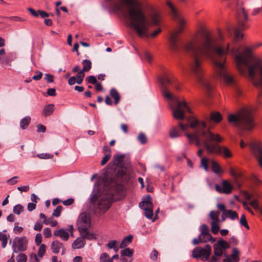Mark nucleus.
Returning a JSON list of instances; mask_svg holds the SVG:
<instances>
[{"mask_svg":"<svg viewBox=\"0 0 262 262\" xmlns=\"http://www.w3.org/2000/svg\"><path fill=\"white\" fill-rule=\"evenodd\" d=\"M137 139L142 144H144L147 142V137L144 133H140L139 134Z\"/></svg>","mask_w":262,"mask_h":262,"instance_id":"obj_41","label":"nucleus"},{"mask_svg":"<svg viewBox=\"0 0 262 262\" xmlns=\"http://www.w3.org/2000/svg\"><path fill=\"white\" fill-rule=\"evenodd\" d=\"M46 246L44 244L40 245L38 251V256L39 257H42L46 252Z\"/></svg>","mask_w":262,"mask_h":262,"instance_id":"obj_44","label":"nucleus"},{"mask_svg":"<svg viewBox=\"0 0 262 262\" xmlns=\"http://www.w3.org/2000/svg\"><path fill=\"white\" fill-rule=\"evenodd\" d=\"M100 262H112V259H111L107 253H103L100 255Z\"/></svg>","mask_w":262,"mask_h":262,"instance_id":"obj_37","label":"nucleus"},{"mask_svg":"<svg viewBox=\"0 0 262 262\" xmlns=\"http://www.w3.org/2000/svg\"><path fill=\"white\" fill-rule=\"evenodd\" d=\"M27 239L25 236L15 237L13 241L12 249L13 252L24 251L27 249Z\"/></svg>","mask_w":262,"mask_h":262,"instance_id":"obj_10","label":"nucleus"},{"mask_svg":"<svg viewBox=\"0 0 262 262\" xmlns=\"http://www.w3.org/2000/svg\"><path fill=\"white\" fill-rule=\"evenodd\" d=\"M113 5L111 6L113 9L115 11H119L121 9V4L119 1L113 2Z\"/></svg>","mask_w":262,"mask_h":262,"instance_id":"obj_43","label":"nucleus"},{"mask_svg":"<svg viewBox=\"0 0 262 262\" xmlns=\"http://www.w3.org/2000/svg\"><path fill=\"white\" fill-rule=\"evenodd\" d=\"M133 238V236L132 235H128L124 237L120 244V248H124L127 247L132 242Z\"/></svg>","mask_w":262,"mask_h":262,"instance_id":"obj_28","label":"nucleus"},{"mask_svg":"<svg viewBox=\"0 0 262 262\" xmlns=\"http://www.w3.org/2000/svg\"><path fill=\"white\" fill-rule=\"evenodd\" d=\"M78 79H79V78H78V74H77L75 77L72 76V77H71L69 78V79L68 80V83L70 85H74L75 83H77L78 84H80L81 83H82V82H80V83L78 82Z\"/></svg>","mask_w":262,"mask_h":262,"instance_id":"obj_40","label":"nucleus"},{"mask_svg":"<svg viewBox=\"0 0 262 262\" xmlns=\"http://www.w3.org/2000/svg\"><path fill=\"white\" fill-rule=\"evenodd\" d=\"M250 205L254 209L258 210L262 215V207L258 204L257 201L254 200L250 202Z\"/></svg>","mask_w":262,"mask_h":262,"instance_id":"obj_34","label":"nucleus"},{"mask_svg":"<svg viewBox=\"0 0 262 262\" xmlns=\"http://www.w3.org/2000/svg\"><path fill=\"white\" fill-rule=\"evenodd\" d=\"M24 229L22 227L18 226H15L14 229H13V232L15 234H19L21 233L23 231Z\"/></svg>","mask_w":262,"mask_h":262,"instance_id":"obj_59","label":"nucleus"},{"mask_svg":"<svg viewBox=\"0 0 262 262\" xmlns=\"http://www.w3.org/2000/svg\"><path fill=\"white\" fill-rule=\"evenodd\" d=\"M43 234L46 238L50 237L52 235L51 230L49 228H46L43 229Z\"/></svg>","mask_w":262,"mask_h":262,"instance_id":"obj_52","label":"nucleus"},{"mask_svg":"<svg viewBox=\"0 0 262 262\" xmlns=\"http://www.w3.org/2000/svg\"><path fill=\"white\" fill-rule=\"evenodd\" d=\"M36 75L32 77V79L34 80L37 81L41 79L42 76V73L40 71H36Z\"/></svg>","mask_w":262,"mask_h":262,"instance_id":"obj_55","label":"nucleus"},{"mask_svg":"<svg viewBox=\"0 0 262 262\" xmlns=\"http://www.w3.org/2000/svg\"><path fill=\"white\" fill-rule=\"evenodd\" d=\"M220 212L211 211L209 213V216L212 220V222H219Z\"/></svg>","mask_w":262,"mask_h":262,"instance_id":"obj_32","label":"nucleus"},{"mask_svg":"<svg viewBox=\"0 0 262 262\" xmlns=\"http://www.w3.org/2000/svg\"><path fill=\"white\" fill-rule=\"evenodd\" d=\"M251 46L252 47V49H253L254 50H256L257 49L262 46V42L258 41L255 42L253 43Z\"/></svg>","mask_w":262,"mask_h":262,"instance_id":"obj_61","label":"nucleus"},{"mask_svg":"<svg viewBox=\"0 0 262 262\" xmlns=\"http://www.w3.org/2000/svg\"><path fill=\"white\" fill-rule=\"evenodd\" d=\"M202 136L205 140L204 146L208 153L222 154L225 158H231L232 156L230 150L225 146L221 147L218 143L222 141V138L218 134H214L210 131L203 132Z\"/></svg>","mask_w":262,"mask_h":262,"instance_id":"obj_6","label":"nucleus"},{"mask_svg":"<svg viewBox=\"0 0 262 262\" xmlns=\"http://www.w3.org/2000/svg\"><path fill=\"white\" fill-rule=\"evenodd\" d=\"M238 23L237 27L234 29V37L236 40L242 39L244 34L241 32L248 28L246 21L248 20V16L244 8H241L237 12Z\"/></svg>","mask_w":262,"mask_h":262,"instance_id":"obj_8","label":"nucleus"},{"mask_svg":"<svg viewBox=\"0 0 262 262\" xmlns=\"http://www.w3.org/2000/svg\"><path fill=\"white\" fill-rule=\"evenodd\" d=\"M47 94L49 96H55L56 95V90L54 88H50L47 91Z\"/></svg>","mask_w":262,"mask_h":262,"instance_id":"obj_62","label":"nucleus"},{"mask_svg":"<svg viewBox=\"0 0 262 262\" xmlns=\"http://www.w3.org/2000/svg\"><path fill=\"white\" fill-rule=\"evenodd\" d=\"M211 252V248L209 244H206L204 248L196 247L192 251V256L194 258L201 257L204 261L208 259Z\"/></svg>","mask_w":262,"mask_h":262,"instance_id":"obj_9","label":"nucleus"},{"mask_svg":"<svg viewBox=\"0 0 262 262\" xmlns=\"http://www.w3.org/2000/svg\"><path fill=\"white\" fill-rule=\"evenodd\" d=\"M54 235L59 236L61 239L67 241L69 238L68 232L64 229L56 230L54 232Z\"/></svg>","mask_w":262,"mask_h":262,"instance_id":"obj_18","label":"nucleus"},{"mask_svg":"<svg viewBox=\"0 0 262 262\" xmlns=\"http://www.w3.org/2000/svg\"><path fill=\"white\" fill-rule=\"evenodd\" d=\"M27 260V257L24 253L19 254L16 257L17 262H26Z\"/></svg>","mask_w":262,"mask_h":262,"instance_id":"obj_45","label":"nucleus"},{"mask_svg":"<svg viewBox=\"0 0 262 262\" xmlns=\"http://www.w3.org/2000/svg\"><path fill=\"white\" fill-rule=\"evenodd\" d=\"M144 211L145 216L148 219H151L153 217V210L152 207L143 209Z\"/></svg>","mask_w":262,"mask_h":262,"instance_id":"obj_39","label":"nucleus"},{"mask_svg":"<svg viewBox=\"0 0 262 262\" xmlns=\"http://www.w3.org/2000/svg\"><path fill=\"white\" fill-rule=\"evenodd\" d=\"M29 260L30 262H39V259L36 254L34 253H32L30 254Z\"/></svg>","mask_w":262,"mask_h":262,"instance_id":"obj_51","label":"nucleus"},{"mask_svg":"<svg viewBox=\"0 0 262 262\" xmlns=\"http://www.w3.org/2000/svg\"><path fill=\"white\" fill-rule=\"evenodd\" d=\"M200 233L199 236L202 243H207V242L213 243L215 241V239L209 233V228L206 225H201L200 227Z\"/></svg>","mask_w":262,"mask_h":262,"instance_id":"obj_11","label":"nucleus"},{"mask_svg":"<svg viewBox=\"0 0 262 262\" xmlns=\"http://www.w3.org/2000/svg\"><path fill=\"white\" fill-rule=\"evenodd\" d=\"M79 230L88 229L91 226L90 215L85 212L81 213L77 221Z\"/></svg>","mask_w":262,"mask_h":262,"instance_id":"obj_13","label":"nucleus"},{"mask_svg":"<svg viewBox=\"0 0 262 262\" xmlns=\"http://www.w3.org/2000/svg\"><path fill=\"white\" fill-rule=\"evenodd\" d=\"M215 189L219 193L229 194L233 189V186L228 181L224 180L222 182V187L216 184Z\"/></svg>","mask_w":262,"mask_h":262,"instance_id":"obj_16","label":"nucleus"},{"mask_svg":"<svg viewBox=\"0 0 262 262\" xmlns=\"http://www.w3.org/2000/svg\"><path fill=\"white\" fill-rule=\"evenodd\" d=\"M55 110L54 105L49 104L45 106L42 110V115L45 116H48L52 115Z\"/></svg>","mask_w":262,"mask_h":262,"instance_id":"obj_21","label":"nucleus"},{"mask_svg":"<svg viewBox=\"0 0 262 262\" xmlns=\"http://www.w3.org/2000/svg\"><path fill=\"white\" fill-rule=\"evenodd\" d=\"M228 121L241 132H250L255 126L251 110L248 107H244L236 113L229 115Z\"/></svg>","mask_w":262,"mask_h":262,"instance_id":"obj_5","label":"nucleus"},{"mask_svg":"<svg viewBox=\"0 0 262 262\" xmlns=\"http://www.w3.org/2000/svg\"><path fill=\"white\" fill-rule=\"evenodd\" d=\"M62 210V207L61 206H58L53 210V215L55 217H58L60 216L61 212Z\"/></svg>","mask_w":262,"mask_h":262,"instance_id":"obj_49","label":"nucleus"},{"mask_svg":"<svg viewBox=\"0 0 262 262\" xmlns=\"http://www.w3.org/2000/svg\"><path fill=\"white\" fill-rule=\"evenodd\" d=\"M24 210V207L20 204H17L14 206L13 211L14 214L19 215Z\"/></svg>","mask_w":262,"mask_h":262,"instance_id":"obj_35","label":"nucleus"},{"mask_svg":"<svg viewBox=\"0 0 262 262\" xmlns=\"http://www.w3.org/2000/svg\"><path fill=\"white\" fill-rule=\"evenodd\" d=\"M210 163L212 171L216 174L219 173L221 171V169L218 163L213 160L210 161Z\"/></svg>","mask_w":262,"mask_h":262,"instance_id":"obj_30","label":"nucleus"},{"mask_svg":"<svg viewBox=\"0 0 262 262\" xmlns=\"http://www.w3.org/2000/svg\"><path fill=\"white\" fill-rule=\"evenodd\" d=\"M239 252L238 250L234 248L232 250V253L230 255V257H228L231 259L232 262H238L239 260Z\"/></svg>","mask_w":262,"mask_h":262,"instance_id":"obj_29","label":"nucleus"},{"mask_svg":"<svg viewBox=\"0 0 262 262\" xmlns=\"http://www.w3.org/2000/svg\"><path fill=\"white\" fill-rule=\"evenodd\" d=\"M151 23L153 25H157L159 24L160 17L159 14L154 12L151 16Z\"/></svg>","mask_w":262,"mask_h":262,"instance_id":"obj_38","label":"nucleus"},{"mask_svg":"<svg viewBox=\"0 0 262 262\" xmlns=\"http://www.w3.org/2000/svg\"><path fill=\"white\" fill-rule=\"evenodd\" d=\"M117 243V242L116 240L111 241L107 244L106 246L109 249H113L115 248Z\"/></svg>","mask_w":262,"mask_h":262,"instance_id":"obj_60","label":"nucleus"},{"mask_svg":"<svg viewBox=\"0 0 262 262\" xmlns=\"http://www.w3.org/2000/svg\"><path fill=\"white\" fill-rule=\"evenodd\" d=\"M159 80L161 84L162 94L164 97L168 100L173 117L177 120L184 119L186 112L191 113V111L186 102L185 101H180L177 96L173 95L169 92L167 85H172V84L166 75L159 78Z\"/></svg>","mask_w":262,"mask_h":262,"instance_id":"obj_4","label":"nucleus"},{"mask_svg":"<svg viewBox=\"0 0 262 262\" xmlns=\"http://www.w3.org/2000/svg\"><path fill=\"white\" fill-rule=\"evenodd\" d=\"M210 119L214 122L218 123L222 120V116L219 112H212L210 114Z\"/></svg>","mask_w":262,"mask_h":262,"instance_id":"obj_25","label":"nucleus"},{"mask_svg":"<svg viewBox=\"0 0 262 262\" xmlns=\"http://www.w3.org/2000/svg\"><path fill=\"white\" fill-rule=\"evenodd\" d=\"M112 163L107 166L104 184V191L94 202L96 211L104 213L110 207L114 196L122 198L125 195V187L129 179L127 168L129 161L125 154L116 155Z\"/></svg>","mask_w":262,"mask_h":262,"instance_id":"obj_2","label":"nucleus"},{"mask_svg":"<svg viewBox=\"0 0 262 262\" xmlns=\"http://www.w3.org/2000/svg\"><path fill=\"white\" fill-rule=\"evenodd\" d=\"M83 68L78 73V82H82L85 76L84 71H89L92 68V62L90 60L85 59L82 61Z\"/></svg>","mask_w":262,"mask_h":262,"instance_id":"obj_17","label":"nucleus"},{"mask_svg":"<svg viewBox=\"0 0 262 262\" xmlns=\"http://www.w3.org/2000/svg\"><path fill=\"white\" fill-rule=\"evenodd\" d=\"M187 121L189 123H190V127L192 128H195L196 130V134H189L187 133L186 136L187 138L191 141H195L196 145L197 146H200V142L198 138V134H200L201 136L204 138L202 136L203 132H207V130H204V128L206 127V123L205 122H199L198 119H196L194 117H190L187 118ZM207 131H209L207 130ZM205 138L203 142L204 141ZM204 144V143L203 142Z\"/></svg>","mask_w":262,"mask_h":262,"instance_id":"obj_7","label":"nucleus"},{"mask_svg":"<svg viewBox=\"0 0 262 262\" xmlns=\"http://www.w3.org/2000/svg\"><path fill=\"white\" fill-rule=\"evenodd\" d=\"M83 238L92 240L96 238V234L88 231V229L79 231Z\"/></svg>","mask_w":262,"mask_h":262,"instance_id":"obj_22","label":"nucleus"},{"mask_svg":"<svg viewBox=\"0 0 262 262\" xmlns=\"http://www.w3.org/2000/svg\"><path fill=\"white\" fill-rule=\"evenodd\" d=\"M42 242V235L40 233L36 234L35 236V243L37 246H40Z\"/></svg>","mask_w":262,"mask_h":262,"instance_id":"obj_54","label":"nucleus"},{"mask_svg":"<svg viewBox=\"0 0 262 262\" xmlns=\"http://www.w3.org/2000/svg\"><path fill=\"white\" fill-rule=\"evenodd\" d=\"M158 254V251L155 249L153 250L150 255L151 260L153 261H156L157 259Z\"/></svg>","mask_w":262,"mask_h":262,"instance_id":"obj_50","label":"nucleus"},{"mask_svg":"<svg viewBox=\"0 0 262 262\" xmlns=\"http://www.w3.org/2000/svg\"><path fill=\"white\" fill-rule=\"evenodd\" d=\"M251 152L257 159L259 164L262 167V147L260 143H252L250 144Z\"/></svg>","mask_w":262,"mask_h":262,"instance_id":"obj_14","label":"nucleus"},{"mask_svg":"<svg viewBox=\"0 0 262 262\" xmlns=\"http://www.w3.org/2000/svg\"><path fill=\"white\" fill-rule=\"evenodd\" d=\"M44 79L49 83L54 81V76L51 74H46Z\"/></svg>","mask_w":262,"mask_h":262,"instance_id":"obj_57","label":"nucleus"},{"mask_svg":"<svg viewBox=\"0 0 262 262\" xmlns=\"http://www.w3.org/2000/svg\"><path fill=\"white\" fill-rule=\"evenodd\" d=\"M42 228V224L39 222H36L34 226V229L36 231H40Z\"/></svg>","mask_w":262,"mask_h":262,"instance_id":"obj_63","label":"nucleus"},{"mask_svg":"<svg viewBox=\"0 0 262 262\" xmlns=\"http://www.w3.org/2000/svg\"><path fill=\"white\" fill-rule=\"evenodd\" d=\"M120 254L122 256L132 257L133 255V251L129 248H126L121 250Z\"/></svg>","mask_w":262,"mask_h":262,"instance_id":"obj_33","label":"nucleus"},{"mask_svg":"<svg viewBox=\"0 0 262 262\" xmlns=\"http://www.w3.org/2000/svg\"><path fill=\"white\" fill-rule=\"evenodd\" d=\"M111 157V154H106L105 155V156L103 157V158H102V160H101V164L102 165H104V164H105L110 159Z\"/></svg>","mask_w":262,"mask_h":262,"instance_id":"obj_56","label":"nucleus"},{"mask_svg":"<svg viewBox=\"0 0 262 262\" xmlns=\"http://www.w3.org/2000/svg\"><path fill=\"white\" fill-rule=\"evenodd\" d=\"M127 7L128 18L131 26L141 37L148 38L156 36L161 29L158 28L149 34L148 29L149 23L144 14L141 4L138 0H123Z\"/></svg>","mask_w":262,"mask_h":262,"instance_id":"obj_3","label":"nucleus"},{"mask_svg":"<svg viewBox=\"0 0 262 262\" xmlns=\"http://www.w3.org/2000/svg\"><path fill=\"white\" fill-rule=\"evenodd\" d=\"M12 61L8 57L2 58L0 57V63L2 64H9Z\"/></svg>","mask_w":262,"mask_h":262,"instance_id":"obj_58","label":"nucleus"},{"mask_svg":"<svg viewBox=\"0 0 262 262\" xmlns=\"http://www.w3.org/2000/svg\"><path fill=\"white\" fill-rule=\"evenodd\" d=\"M224 214L226 217L229 218L232 220L238 219V214L235 211L227 210Z\"/></svg>","mask_w":262,"mask_h":262,"instance_id":"obj_26","label":"nucleus"},{"mask_svg":"<svg viewBox=\"0 0 262 262\" xmlns=\"http://www.w3.org/2000/svg\"><path fill=\"white\" fill-rule=\"evenodd\" d=\"M239 223L241 225L244 226L246 228L249 229V226L247 222L245 216L243 214L240 219Z\"/></svg>","mask_w":262,"mask_h":262,"instance_id":"obj_47","label":"nucleus"},{"mask_svg":"<svg viewBox=\"0 0 262 262\" xmlns=\"http://www.w3.org/2000/svg\"><path fill=\"white\" fill-rule=\"evenodd\" d=\"M219 222H212L211 223V230L213 234H216L218 233L220 230V226L219 225Z\"/></svg>","mask_w":262,"mask_h":262,"instance_id":"obj_31","label":"nucleus"},{"mask_svg":"<svg viewBox=\"0 0 262 262\" xmlns=\"http://www.w3.org/2000/svg\"><path fill=\"white\" fill-rule=\"evenodd\" d=\"M139 207L142 209H146L152 207V204L151 202V197L149 195H147L143 199L142 201L139 203Z\"/></svg>","mask_w":262,"mask_h":262,"instance_id":"obj_19","label":"nucleus"},{"mask_svg":"<svg viewBox=\"0 0 262 262\" xmlns=\"http://www.w3.org/2000/svg\"><path fill=\"white\" fill-rule=\"evenodd\" d=\"M110 95L114 99L115 104L117 105L120 100V96L117 90L115 88L112 89L110 91Z\"/></svg>","mask_w":262,"mask_h":262,"instance_id":"obj_24","label":"nucleus"},{"mask_svg":"<svg viewBox=\"0 0 262 262\" xmlns=\"http://www.w3.org/2000/svg\"><path fill=\"white\" fill-rule=\"evenodd\" d=\"M208 159L205 157L203 158L201 160L200 167H203L206 171H207L208 170Z\"/></svg>","mask_w":262,"mask_h":262,"instance_id":"obj_42","label":"nucleus"},{"mask_svg":"<svg viewBox=\"0 0 262 262\" xmlns=\"http://www.w3.org/2000/svg\"><path fill=\"white\" fill-rule=\"evenodd\" d=\"M85 244L83 237H78L73 242L72 247L73 249H80L83 248Z\"/></svg>","mask_w":262,"mask_h":262,"instance_id":"obj_20","label":"nucleus"},{"mask_svg":"<svg viewBox=\"0 0 262 262\" xmlns=\"http://www.w3.org/2000/svg\"><path fill=\"white\" fill-rule=\"evenodd\" d=\"M229 248L230 245L227 241L220 239L213 245L214 254L218 257H221L224 251Z\"/></svg>","mask_w":262,"mask_h":262,"instance_id":"obj_12","label":"nucleus"},{"mask_svg":"<svg viewBox=\"0 0 262 262\" xmlns=\"http://www.w3.org/2000/svg\"><path fill=\"white\" fill-rule=\"evenodd\" d=\"M86 80L90 83L94 84L97 83L96 78L94 76H89L86 78Z\"/></svg>","mask_w":262,"mask_h":262,"instance_id":"obj_53","label":"nucleus"},{"mask_svg":"<svg viewBox=\"0 0 262 262\" xmlns=\"http://www.w3.org/2000/svg\"><path fill=\"white\" fill-rule=\"evenodd\" d=\"M37 157L41 159H48L53 158V155L50 154H37Z\"/></svg>","mask_w":262,"mask_h":262,"instance_id":"obj_48","label":"nucleus"},{"mask_svg":"<svg viewBox=\"0 0 262 262\" xmlns=\"http://www.w3.org/2000/svg\"><path fill=\"white\" fill-rule=\"evenodd\" d=\"M61 248H63V245L58 241H54L51 244V249L54 253H59Z\"/></svg>","mask_w":262,"mask_h":262,"instance_id":"obj_23","label":"nucleus"},{"mask_svg":"<svg viewBox=\"0 0 262 262\" xmlns=\"http://www.w3.org/2000/svg\"><path fill=\"white\" fill-rule=\"evenodd\" d=\"M179 128L173 127L169 133V137L172 138H176L181 136L183 131L187 130L190 127V124L184 125L180 122L178 124Z\"/></svg>","mask_w":262,"mask_h":262,"instance_id":"obj_15","label":"nucleus"},{"mask_svg":"<svg viewBox=\"0 0 262 262\" xmlns=\"http://www.w3.org/2000/svg\"><path fill=\"white\" fill-rule=\"evenodd\" d=\"M166 5L178 26L177 29L170 33L168 39L171 49L175 52L182 49L190 57L191 72L203 89L209 93L213 86L203 77L200 57L205 55L210 58L220 77L227 83L231 84L234 82V79L227 73L225 66L226 56L230 53L235 56L236 67L241 74L247 76L253 85L262 91V60L253 54L254 50L251 46L245 47L243 53H238V49L229 50V43H217L208 31L203 30L181 48L177 42V37L184 29L186 21L169 1H166Z\"/></svg>","mask_w":262,"mask_h":262,"instance_id":"obj_1","label":"nucleus"},{"mask_svg":"<svg viewBox=\"0 0 262 262\" xmlns=\"http://www.w3.org/2000/svg\"><path fill=\"white\" fill-rule=\"evenodd\" d=\"M31 122V118L30 116H26L20 121V127L21 129H26Z\"/></svg>","mask_w":262,"mask_h":262,"instance_id":"obj_27","label":"nucleus"},{"mask_svg":"<svg viewBox=\"0 0 262 262\" xmlns=\"http://www.w3.org/2000/svg\"><path fill=\"white\" fill-rule=\"evenodd\" d=\"M45 224H50L51 226L55 227L57 225L58 222L57 221L54 220L53 217H49L47 220H46Z\"/></svg>","mask_w":262,"mask_h":262,"instance_id":"obj_46","label":"nucleus"},{"mask_svg":"<svg viewBox=\"0 0 262 262\" xmlns=\"http://www.w3.org/2000/svg\"><path fill=\"white\" fill-rule=\"evenodd\" d=\"M0 241L2 242V246L3 248L6 247L8 242V238L7 235L5 233L0 232Z\"/></svg>","mask_w":262,"mask_h":262,"instance_id":"obj_36","label":"nucleus"},{"mask_svg":"<svg viewBox=\"0 0 262 262\" xmlns=\"http://www.w3.org/2000/svg\"><path fill=\"white\" fill-rule=\"evenodd\" d=\"M36 204L34 203H29L27 205V209L28 211H32L35 209Z\"/></svg>","mask_w":262,"mask_h":262,"instance_id":"obj_64","label":"nucleus"}]
</instances>
